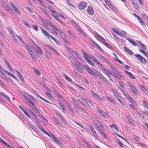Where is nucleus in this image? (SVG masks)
I'll list each match as a JSON object with an SVG mask.
<instances>
[{"label":"nucleus","instance_id":"obj_1","mask_svg":"<svg viewBox=\"0 0 148 148\" xmlns=\"http://www.w3.org/2000/svg\"><path fill=\"white\" fill-rule=\"evenodd\" d=\"M94 35L97 40L100 41L102 43L105 45L106 43L105 42V41L106 40L96 32H94Z\"/></svg>","mask_w":148,"mask_h":148},{"label":"nucleus","instance_id":"obj_2","mask_svg":"<svg viewBox=\"0 0 148 148\" xmlns=\"http://www.w3.org/2000/svg\"><path fill=\"white\" fill-rule=\"evenodd\" d=\"M113 31L116 34L122 37H124L125 36V35L126 32L124 31H122L121 32H119L117 29H113Z\"/></svg>","mask_w":148,"mask_h":148},{"label":"nucleus","instance_id":"obj_3","mask_svg":"<svg viewBox=\"0 0 148 148\" xmlns=\"http://www.w3.org/2000/svg\"><path fill=\"white\" fill-rule=\"evenodd\" d=\"M86 4L85 2H80L78 5V7L80 10L84 9L86 6Z\"/></svg>","mask_w":148,"mask_h":148},{"label":"nucleus","instance_id":"obj_4","mask_svg":"<svg viewBox=\"0 0 148 148\" xmlns=\"http://www.w3.org/2000/svg\"><path fill=\"white\" fill-rule=\"evenodd\" d=\"M84 66L87 69L88 72L92 76L94 75L95 76V74L94 72L91 69L89 68L88 66L86 65H85Z\"/></svg>","mask_w":148,"mask_h":148},{"label":"nucleus","instance_id":"obj_5","mask_svg":"<svg viewBox=\"0 0 148 148\" xmlns=\"http://www.w3.org/2000/svg\"><path fill=\"white\" fill-rule=\"evenodd\" d=\"M131 90L132 93L135 95H138V90L134 86L131 88Z\"/></svg>","mask_w":148,"mask_h":148},{"label":"nucleus","instance_id":"obj_6","mask_svg":"<svg viewBox=\"0 0 148 148\" xmlns=\"http://www.w3.org/2000/svg\"><path fill=\"white\" fill-rule=\"evenodd\" d=\"M87 11L88 12L90 15H92L94 14V12L92 7L91 6L88 7Z\"/></svg>","mask_w":148,"mask_h":148},{"label":"nucleus","instance_id":"obj_7","mask_svg":"<svg viewBox=\"0 0 148 148\" xmlns=\"http://www.w3.org/2000/svg\"><path fill=\"white\" fill-rule=\"evenodd\" d=\"M49 10L53 14L54 16L57 14L56 12L55 11L53 8L49 5L47 6Z\"/></svg>","mask_w":148,"mask_h":148},{"label":"nucleus","instance_id":"obj_8","mask_svg":"<svg viewBox=\"0 0 148 148\" xmlns=\"http://www.w3.org/2000/svg\"><path fill=\"white\" fill-rule=\"evenodd\" d=\"M36 45L37 46L36 53H39L40 55H42L43 54V50L38 46L36 44Z\"/></svg>","mask_w":148,"mask_h":148},{"label":"nucleus","instance_id":"obj_9","mask_svg":"<svg viewBox=\"0 0 148 148\" xmlns=\"http://www.w3.org/2000/svg\"><path fill=\"white\" fill-rule=\"evenodd\" d=\"M124 72L128 75L129 77L132 79H135V77H134L133 75L130 72H128L127 71H125Z\"/></svg>","mask_w":148,"mask_h":148},{"label":"nucleus","instance_id":"obj_10","mask_svg":"<svg viewBox=\"0 0 148 148\" xmlns=\"http://www.w3.org/2000/svg\"><path fill=\"white\" fill-rule=\"evenodd\" d=\"M41 29L42 31V32L43 33L44 36L48 37H49V35L50 34L48 33L46 30H45L42 28H41Z\"/></svg>","mask_w":148,"mask_h":148},{"label":"nucleus","instance_id":"obj_11","mask_svg":"<svg viewBox=\"0 0 148 148\" xmlns=\"http://www.w3.org/2000/svg\"><path fill=\"white\" fill-rule=\"evenodd\" d=\"M36 123L37 124L39 129H40L41 131L44 132V131H45V130L42 127V125L39 123V121L37 122H36Z\"/></svg>","mask_w":148,"mask_h":148},{"label":"nucleus","instance_id":"obj_12","mask_svg":"<svg viewBox=\"0 0 148 148\" xmlns=\"http://www.w3.org/2000/svg\"><path fill=\"white\" fill-rule=\"evenodd\" d=\"M127 40L130 42L134 46H136L137 45L136 43L133 40H132L131 39H130L128 38H127Z\"/></svg>","mask_w":148,"mask_h":148},{"label":"nucleus","instance_id":"obj_13","mask_svg":"<svg viewBox=\"0 0 148 148\" xmlns=\"http://www.w3.org/2000/svg\"><path fill=\"white\" fill-rule=\"evenodd\" d=\"M53 119L56 122V123L58 125H59L60 126H62V123L59 121L57 119V118L55 117H53Z\"/></svg>","mask_w":148,"mask_h":148},{"label":"nucleus","instance_id":"obj_14","mask_svg":"<svg viewBox=\"0 0 148 148\" xmlns=\"http://www.w3.org/2000/svg\"><path fill=\"white\" fill-rule=\"evenodd\" d=\"M121 91L124 96L127 98V99L128 100L129 98H130L131 97L128 94H127L125 91L122 90Z\"/></svg>","mask_w":148,"mask_h":148},{"label":"nucleus","instance_id":"obj_15","mask_svg":"<svg viewBox=\"0 0 148 148\" xmlns=\"http://www.w3.org/2000/svg\"><path fill=\"white\" fill-rule=\"evenodd\" d=\"M90 129L92 133H94V134H93V136H95V137H96V136H97V134L96 133L95 131L94 130L93 127L92 126H90Z\"/></svg>","mask_w":148,"mask_h":148},{"label":"nucleus","instance_id":"obj_16","mask_svg":"<svg viewBox=\"0 0 148 148\" xmlns=\"http://www.w3.org/2000/svg\"><path fill=\"white\" fill-rule=\"evenodd\" d=\"M138 19L139 22L140 23L141 25H142L145 26V24L144 22L142 20V19L140 17H139Z\"/></svg>","mask_w":148,"mask_h":148},{"label":"nucleus","instance_id":"obj_17","mask_svg":"<svg viewBox=\"0 0 148 148\" xmlns=\"http://www.w3.org/2000/svg\"><path fill=\"white\" fill-rule=\"evenodd\" d=\"M124 49L127 51V53L130 55H131L133 53L132 51L129 49L127 48L126 47H124Z\"/></svg>","mask_w":148,"mask_h":148},{"label":"nucleus","instance_id":"obj_18","mask_svg":"<svg viewBox=\"0 0 148 148\" xmlns=\"http://www.w3.org/2000/svg\"><path fill=\"white\" fill-rule=\"evenodd\" d=\"M89 58H91L90 57H88V58H86L85 59L87 61V62L89 64H90V65L92 66L94 65V64L91 61V60H90L89 59Z\"/></svg>","mask_w":148,"mask_h":148},{"label":"nucleus","instance_id":"obj_19","mask_svg":"<svg viewBox=\"0 0 148 148\" xmlns=\"http://www.w3.org/2000/svg\"><path fill=\"white\" fill-rule=\"evenodd\" d=\"M71 99L73 103H74L76 107L78 105V103L77 101L73 97H71Z\"/></svg>","mask_w":148,"mask_h":148},{"label":"nucleus","instance_id":"obj_20","mask_svg":"<svg viewBox=\"0 0 148 148\" xmlns=\"http://www.w3.org/2000/svg\"><path fill=\"white\" fill-rule=\"evenodd\" d=\"M128 100L130 101V102L132 103L135 106L136 105V103L135 101L131 97H130V98H129Z\"/></svg>","mask_w":148,"mask_h":148},{"label":"nucleus","instance_id":"obj_21","mask_svg":"<svg viewBox=\"0 0 148 148\" xmlns=\"http://www.w3.org/2000/svg\"><path fill=\"white\" fill-rule=\"evenodd\" d=\"M44 132L51 138H53L54 136V135L51 133H50V134H49L45 130L44 131Z\"/></svg>","mask_w":148,"mask_h":148},{"label":"nucleus","instance_id":"obj_22","mask_svg":"<svg viewBox=\"0 0 148 148\" xmlns=\"http://www.w3.org/2000/svg\"><path fill=\"white\" fill-rule=\"evenodd\" d=\"M82 53L84 56V57L85 59L86 58H88V57H90V56H89L86 53V52L83 51H82Z\"/></svg>","mask_w":148,"mask_h":148},{"label":"nucleus","instance_id":"obj_23","mask_svg":"<svg viewBox=\"0 0 148 148\" xmlns=\"http://www.w3.org/2000/svg\"><path fill=\"white\" fill-rule=\"evenodd\" d=\"M97 111L103 117H105V113L104 112L102 111V110H100L99 109H97Z\"/></svg>","mask_w":148,"mask_h":148},{"label":"nucleus","instance_id":"obj_24","mask_svg":"<svg viewBox=\"0 0 148 148\" xmlns=\"http://www.w3.org/2000/svg\"><path fill=\"white\" fill-rule=\"evenodd\" d=\"M140 86L143 91L144 92H147L148 91L147 89L145 86L142 85H140Z\"/></svg>","mask_w":148,"mask_h":148},{"label":"nucleus","instance_id":"obj_25","mask_svg":"<svg viewBox=\"0 0 148 148\" xmlns=\"http://www.w3.org/2000/svg\"><path fill=\"white\" fill-rule=\"evenodd\" d=\"M53 141L56 143L58 144H60V143L59 141L56 137L54 136V137L53 138Z\"/></svg>","mask_w":148,"mask_h":148},{"label":"nucleus","instance_id":"obj_26","mask_svg":"<svg viewBox=\"0 0 148 148\" xmlns=\"http://www.w3.org/2000/svg\"><path fill=\"white\" fill-rule=\"evenodd\" d=\"M25 46L29 52H30L31 53H33V52L32 51L30 47L27 44L25 45Z\"/></svg>","mask_w":148,"mask_h":148},{"label":"nucleus","instance_id":"obj_27","mask_svg":"<svg viewBox=\"0 0 148 148\" xmlns=\"http://www.w3.org/2000/svg\"><path fill=\"white\" fill-rule=\"evenodd\" d=\"M139 60L142 63H145L147 62V61H146V60L142 56L140 58Z\"/></svg>","mask_w":148,"mask_h":148},{"label":"nucleus","instance_id":"obj_28","mask_svg":"<svg viewBox=\"0 0 148 148\" xmlns=\"http://www.w3.org/2000/svg\"><path fill=\"white\" fill-rule=\"evenodd\" d=\"M56 80L57 81L58 83L60 85H62V83L60 81V79L58 77H56L55 78Z\"/></svg>","mask_w":148,"mask_h":148},{"label":"nucleus","instance_id":"obj_29","mask_svg":"<svg viewBox=\"0 0 148 148\" xmlns=\"http://www.w3.org/2000/svg\"><path fill=\"white\" fill-rule=\"evenodd\" d=\"M56 30L62 36H65V34L61 31L59 30L58 28L56 29Z\"/></svg>","mask_w":148,"mask_h":148},{"label":"nucleus","instance_id":"obj_30","mask_svg":"<svg viewBox=\"0 0 148 148\" xmlns=\"http://www.w3.org/2000/svg\"><path fill=\"white\" fill-rule=\"evenodd\" d=\"M39 1V3L40 4V5L42 6L43 7H44L45 8H47L46 6L45 5L44 3H43L42 2V0H38Z\"/></svg>","mask_w":148,"mask_h":148},{"label":"nucleus","instance_id":"obj_31","mask_svg":"<svg viewBox=\"0 0 148 148\" xmlns=\"http://www.w3.org/2000/svg\"><path fill=\"white\" fill-rule=\"evenodd\" d=\"M1 95L3 96V97H5L6 98V99L8 100H10V99L9 97L8 96H7L6 95H5V94L3 93V92L1 93Z\"/></svg>","mask_w":148,"mask_h":148},{"label":"nucleus","instance_id":"obj_32","mask_svg":"<svg viewBox=\"0 0 148 148\" xmlns=\"http://www.w3.org/2000/svg\"><path fill=\"white\" fill-rule=\"evenodd\" d=\"M93 43L97 47L98 49L101 51L102 50V49H101V47L99 46L95 42L93 41Z\"/></svg>","mask_w":148,"mask_h":148},{"label":"nucleus","instance_id":"obj_33","mask_svg":"<svg viewBox=\"0 0 148 148\" xmlns=\"http://www.w3.org/2000/svg\"><path fill=\"white\" fill-rule=\"evenodd\" d=\"M112 91L113 92V94L115 98L119 96L118 95V93L115 90H113Z\"/></svg>","mask_w":148,"mask_h":148},{"label":"nucleus","instance_id":"obj_34","mask_svg":"<svg viewBox=\"0 0 148 148\" xmlns=\"http://www.w3.org/2000/svg\"><path fill=\"white\" fill-rule=\"evenodd\" d=\"M41 11L44 13V14H46L47 16H49V15L48 14L47 12L44 9L41 8Z\"/></svg>","mask_w":148,"mask_h":148},{"label":"nucleus","instance_id":"obj_35","mask_svg":"<svg viewBox=\"0 0 148 148\" xmlns=\"http://www.w3.org/2000/svg\"><path fill=\"white\" fill-rule=\"evenodd\" d=\"M96 71V73H98L97 74V76L100 79H101L102 78L103 76L101 74H100L99 72L97 71L96 70H95Z\"/></svg>","mask_w":148,"mask_h":148},{"label":"nucleus","instance_id":"obj_36","mask_svg":"<svg viewBox=\"0 0 148 148\" xmlns=\"http://www.w3.org/2000/svg\"><path fill=\"white\" fill-rule=\"evenodd\" d=\"M3 8L5 10H6L7 11L10 12V10L9 9V8L8 5H5Z\"/></svg>","mask_w":148,"mask_h":148},{"label":"nucleus","instance_id":"obj_37","mask_svg":"<svg viewBox=\"0 0 148 148\" xmlns=\"http://www.w3.org/2000/svg\"><path fill=\"white\" fill-rule=\"evenodd\" d=\"M49 23V26L52 27V28H53L55 29L56 30V28H58L56 26L54 25V24H53V23Z\"/></svg>","mask_w":148,"mask_h":148},{"label":"nucleus","instance_id":"obj_38","mask_svg":"<svg viewBox=\"0 0 148 148\" xmlns=\"http://www.w3.org/2000/svg\"><path fill=\"white\" fill-rule=\"evenodd\" d=\"M106 98L109 101H110L111 103H115L114 100L111 98L109 97H107Z\"/></svg>","mask_w":148,"mask_h":148},{"label":"nucleus","instance_id":"obj_39","mask_svg":"<svg viewBox=\"0 0 148 148\" xmlns=\"http://www.w3.org/2000/svg\"><path fill=\"white\" fill-rule=\"evenodd\" d=\"M110 67L112 69V71L114 72L113 73H115L118 71L116 69L112 66V65H111V66H110Z\"/></svg>","mask_w":148,"mask_h":148},{"label":"nucleus","instance_id":"obj_40","mask_svg":"<svg viewBox=\"0 0 148 148\" xmlns=\"http://www.w3.org/2000/svg\"><path fill=\"white\" fill-rule=\"evenodd\" d=\"M97 64H98L99 63V61L94 57H92L91 58Z\"/></svg>","mask_w":148,"mask_h":148},{"label":"nucleus","instance_id":"obj_41","mask_svg":"<svg viewBox=\"0 0 148 148\" xmlns=\"http://www.w3.org/2000/svg\"><path fill=\"white\" fill-rule=\"evenodd\" d=\"M110 127L116 129L117 131H118V128L115 125L112 124V125H110Z\"/></svg>","mask_w":148,"mask_h":148},{"label":"nucleus","instance_id":"obj_42","mask_svg":"<svg viewBox=\"0 0 148 148\" xmlns=\"http://www.w3.org/2000/svg\"><path fill=\"white\" fill-rule=\"evenodd\" d=\"M29 104L33 109H34L36 107L34 104L33 102H32L30 103H29Z\"/></svg>","mask_w":148,"mask_h":148},{"label":"nucleus","instance_id":"obj_43","mask_svg":"<svg viewBox=\"0 0 148 148\" xmlns=\"http://www.w3.org/2000/svg\"><path fill=\"white\" fill-rule=\"evenodd\" d=\"M88 106L90 107H92L93 105L92 103L89 100L86 103Z\"/></svg>","mask_w":148,"mask_h":148},{"label":"nucleus","instance_id":"obj_44","mask_svg":"<svg viewBox=\"0 0 148 148\" xmlns=\"http://www.w3.org/2000/svg\"><path fill=\"white\" fill-rule=\"evenodd\" d=\"M24 98L25 99L29 102V103H30L32 102L31 101V99H29L28 97H27V96H25L24 97Z\"/></svg>","mask_w":148,"mask_h":148},{"label":"nucleus","instance_id":"obj_45","mask_svg":"<svg viewBox=\"0 0 148 148\" xmlns=\"http://www.w3.org/2000/svg\"><path fill=\"white\" fill-rule=\"evenodd\" d=\"M84 142L85 145L87 146L88 148L89 147H90L91 146L90 144L87 142L86 141V140H84Z\"/></svg>","mask_w":148,"mask_h":148},{"label":"nucleus","instance_id":"obj_46","mask_svg":"<svg viewBox=\"0 0 148 148\" xmlns=\"http://www.w3.org/2000/svg\"><path fill=\"white\" fill-rule=\"evenodd\" d=\"M77 70L80 73H83V72L82 71V70L78 66H77Z\"/></svg>","mask_w":148,"mask_h":148},{"label":"nucleus","instance_id":"obj_47","mask_svg":"<svg viewBox=\"0 0 148 148\" xmlns=\"http://www.w3.org/2000/svg\"><path fill=\"white\" fill-rule=\"evenodd\" d=\"M114 60L118 62L120 64H123V62H122L120 60H119V59H117L116 58H114Z\"/></svg>","mask_w":148,"mask_h":148},{"label":"nucleus","instance_id":"obj_48","mask_svg":"<svg viewBox=\"0 0 148 148\" xmlns=\"http://www.w3.org/2000/svg\"><path fill=\"white\" fill-rule=\"evenodd\" d=\"M82 99H83L84 100L85 102L86 103L89 100L87 98H86V97L83 96L81 98Z\"/></svg>","mask_w":148,"mask_h":148},{"label":"nucleus","instance_id":"obj_49","mask_svg":"<svg viewBox=\"0 0 148 148\" xmlns=\"http://www.w3.org/2000/svg\"><path fill=\"white\" fill-rule=\"evenodd\" d=\"M103 82H106L107 84L109 83L108 82V80L104 76L101 79Z\"/></svg>","mask_w":148,"mask_h":148},{"label":"nucleus","instance_id":"obj_50","mask_svg":"<svg viewBox=\"0 0 148 148\" xmlns=\"http://www.w3.org/2000/svg\"><path fill=\"white\" fill-rule=\"evenodd\" d=\"M64 75L65 77L66 78V80L71 82H72V80L71 78L69 77L68 76H67L65 75Z\"/></svg>","mask_w":148,"mask_h":148},{"label":"nucleus","instance_id":"obj_51","mask_svg":"<svg viewBox=\"0 0 148 148\" xmlns=\"http://www.w3.org/2000/svg\"><path fill=\"white\" fill-rule=\"evenodd\" d=\"M33 29L36 31L38 30V27L36 25H33L32 26Z\"/></svg>","mask_w":148,"mask_h":148},{"label":"nucleus","instance_id":"obj_52","mask_svg":"<svg viewBox=\"0 0 148 148\" xmlns=\"http://www.w3.org/2000/svg\"><path fill=\"white\" fill-rule=\"evenodd\" d=\"M25 8L28 10L31 13H33V10L31 9L30 7H26Z\"/></svg>","mask_w":148,"mask_h":148},{"label":"nucleus","instance_id":"obj_53","mask_svg":"<svg viewBox=\"0 0 148 148\" xmlns=\"http://www.w3.org/2000/svg\"><path fill=\"white\" fill-rule=\"evenodd\" d=\"M23 23L27 27H31V26L29 25L25 21L23 20Z\"/></svg>","mask_w":148,"mask_h":148},{"label":"nucleus","instance_id":"obj_54","mask_svg":"<svg viewBox=\"0 0 148 148\" xmlns=\"http://www.w3.org/2000/svg\"><path fill=\"white\" fill-rule=\"evenodd\" d=\"M51 50H53V51L54 53H55L56 54V55H59V54L58 52L54 48H53H53H52Z\"/></svg>","mask_w":148,"mask_h":148},{"label":"nucleus","instance_id":"obj_55","mask_svg":"<svg viewBox=\"0 0 148 148\" xmlns=\"http://www.w3.org/2000/svg\"><path fill=\"white\" fill-rule=\"evenodd\" d=\"M119 101L123 106H125V103L121 99L119 100Z\"/></svg>","mask_w":148,"mask_h":148},{"label":"nucleus","instance_id":"obj_56","mask_svg":"<svg viewBox=\"0 0 148 148\" xmlns=\"http://www.w3.org/2000/svg\"><path fill=\"white\" fill-rule=\"evenodd\" d=\"M18 77L20 78L21 80L22 81H24V79L23 77L21 74H20V75H18Z\"/></svg>","mask_w":148,"mask_h":148},{"label":"nucleus","instance_id":"obj_57","mask_svg":"<svg viewBox=\"0 0 148 148\" xmlns=\"http://www.w3.org/2000/svg\"><path fill=\"white\" fill-rule=\"evenodd\" d=\"M106 75L108 77V76H110L112 74L108 70L106 71Z\"/></svg>","mask_w":148,"mask_h":148},{"label":"nucleus","instance_id":"obj_58","mask_svg":"<svg viewBox=\"0 0 148 148\" xmlns=\"http://www.w3.org/2000/svg\"><path fill=\"white\" fill-rule=\"evenodd\" d=\"M106 47H108V48L110 49H112V47L108 43H106V45H105Z\"/></svg>","mask_w":148,"mask_h":148},{"label":"nucleus","instance_id":"obj_59","mask_svg":"<svg viewBox=\"0 0 148 148\" xmlns=\"http://www.w3.org/2000/svg\"><path fill=\"white\" fill-rule=\"evenodd\" d=\"M54 94L59 98L61 97L62 96L57 91L56 92V93Z\"/></svg>","mask_w":148,"mask_h":148},{"label":"nucleus","instance_id":"obj_60","mask_svg":"<svg viewBox=\"0 0 148 148\" xmlns=\"http://www.w3.org/2000/svg\"><path fill=\"white\" fill-rule=\"evenodd\" d=\"M74 61L77 65H79L80 66H81V64L77 59H75Z\"/></svg>","mask_w":148,"mask_h":148},{"label":"nucleus","instance_id":"obj_61","mask_svg":"<svg viewBox=\"0 0 148 148\" xmlns=\"http://www.w3.org/2000/svg\"><path fill=\"white\" fill-rule=\"evenodd\" d=\"M83 106H85V104L81 100L78 99L77 100Z\"/></svg>","mask_w":148,"mask_h":148},{"label":"nucleus","instance_id":"obj_62","mask_svg":"<svg viewBox=\"0 0 148 148\" xmlns=\"http://www.w3.org/2000/svg\"><path fill=\"white\" fill-rule=\"evenodd\" d=\"M33 116L34 117V119L36 121V122H38L40 121V120L37 118L35 114Z\"/></svg>","mask_w":148,"mask_h":148},{"label":"nucleus","instance_id":"obj_63","mask_svg":"<svg viewBox=\"0 0 148 148\" xmlns=\"http://www.w3.org/2000/svg\"><path fill=\"white\" fill-rule=\"evenodd\" d=\"M44 45L47 47L48 48L51 49L53 47H52L50 45H47V44H44Z\"/></svg>","mask_w":148,"mask_h":148},{"label":"nucleus","instance_id":"obj_64","mask_svg":"<svg viewBox=\"0 0 148 148\" xmlns=\"http://www.w3.org/2000/svg\"><path fill=\"white\" fill-rule=\"evenodd\" d=\"M108 5L110 8L112 10H113L114 9H115L114 8L113 6L110 4H108Z\"/></svg>","mask_w":148,"mask_h":148}]
</instances>
